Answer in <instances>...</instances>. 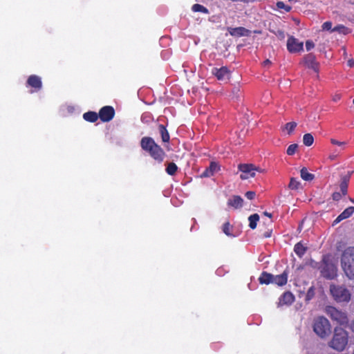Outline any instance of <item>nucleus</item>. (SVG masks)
<instances>
[{"instance_id": "nucleus-11", "label": "nucleus", "mask_w": 354, "mask_h": 354, "mask_svg": "<svg viewBox=\"0 0 354 354\" xmlns=\"http://www.w3.org/2000/svg\"><path fill=\"white\" fill-rule=\"evenodd\" d=\"M142 148L148 151L152 157H155V150L153 147L155 146V142L151 138L144 137L141 140L140 142Z\"/></svg>"}, {"instance_id": "nucleus-20", "label": "nucleus", "mask_w": 354, "mask_h": 354, "mask_svg": "<svg viewBox=\"0 0 354 354\" xmlns=\"http://www.w3.org/2000/svg\"><path fill=\"white\" fill-rule=\"evenodd\" d=\"M248 32V30L243 27H238L232 28L231 30L230 31V33L232 36L240 37L247 35Z\"/></svg>"}, {"instance_id": "nucleus-32", "label": "nucleus", "mask_w": 354, "mask_h": 354, "mask_svg": "<svg viewBox=\"0 0 354 354\" xmlns=\"http://www.w3.org/2000/svg\"><path fill=\"white\" fill-rule=\"evenodd\" d=\"M297 127V123L295 122H290L287 123L285 125L284 129L288 131V133L290 135L292 131L295 130V127Z\"/></svg>"}, {"instance_id": "nucleus-46", "label": "nucleus", "mask_w": 354, "mask_h": 354, "mask_svg": "<svg viewBox=\"0 0 354 354\" xmlns=\"http://www.w3.org/2000/svg\"><path fill=\"white\" fill-rule=\"evenodd\" d=\"M348 65L350 67L354 66V59H351L348 60Z\"/></svg>"}, {"instance_id": "nucleus-33", "label": "nucleus", "mask_w": 354, "mask_h": 354, "mask_svg": "<svg viewBox=\"0 0 354 354\" xmlns=\"http://www.w3.org/2000/svg\"><path fill=\"white\" fill-rule=\"evenodd\" d=\"M141 120L144 123H149L153 120V118L150 113L145 112L142 115Z\"/></svg>"}, {"instance_id": "nucleus-55", "label": "nucleus", "mask_w": 354, "mask_h": 354, "mask_svg": "<svg viewBox=\"0 0 354 354\" xmlns=\"http://www.w3.org/2000/svg\"><path fill=\"white\" fill-rule=\"evenodd\" d=\"M350 201H351L353 203H354V199H353V198H350Z\"/></svg>"}, {"instance_id": "nucleus-13", "label": "nucleus", "mask_w": 354, "mask_h": 354, "mask_svg": "<svg viewBox=\"0 0 354 354\" xmlns=\"http://www.w3.org/2000/svg\"><path fill=\"white\" fill-rule=\"evenodd\" d=\"M288 50L290 53H297L303 50V42H299L293 37H290L287 42Z\"/></svg>"}, {"instance_id": "nucleus-9", "label": "nucleus", "mask_w": 354, "mask_h": 354, "mask_svg": "<svg viewBox=\"0 0 354 354\" xmlns=\"http://www.w3.org/2000/svg\"><path fill=\"white\" fill-rule=\"evenodd\" d=\"M99 118L103 122H110L115 116V109L111 106H104L99 111Z\"/></svg>"}, {"instance_id": "nucleus-25", "label": "nucleus", "mask_w": 354, "mask_h": 354, "mask_svg": "<svg viewBox=\"0 0 354 354\" xmlns=\"http://www.w3.org/2000/svg\"><path fill=\"white\" fill-rule=\"evenodd\" d=\"M294 250L299 257H302L306 251V248L301 243H298L295 245Z\"/></svg>"}, {"instance_id": "nucleus-17", "label": "nucleus", "mask_w": 354, "mask_h": 354, "mask_svg": "<svg viewBox=\"0 0 354 354\" xmlns=\"http://www.w3.org/2000/svg\"><path fill=\"white\" fill-rule=\"evenodd\" d=\"M243 200L239 196H233L232 198H230L227 201V205L232 206L235 209L241 208L243 206Z\"/></svg>"}, {"instance_id": "nucleus-4", "label": "nucleus", "mask_w": 354, "mask_h": 354, "mask_svg": "<svg viewBox=\"0 0 354 354\" xmlns=\"http://www.w3.org/2000/svg\"><path fill=\"white\" fill-rule=\"evenodd\" d=\"M330 292L333 298L337 302H348L351 298L350 291L343 286L331 284Z\"/></svg>"}, {"instance_id": "nucleus-40", "label": "nucleus", "mask_w": 354, "mask_h": 354, "mask_svg": "<svg viewBox=\"0 0 354 354\" xmlns=\"http://www.w3.org/2000/svg\"><path fill=\"white\" fill-rule=\"evenodd\" d=\"M315 46L314 43L312 41L308 40L306 42V48L307 50H310Z\"/></svg>"}, {"instance_id": "nucleus-27", "label": "nucleus", "mask_w": 354, "mask_h": 354, "mask_svg": "<svg viewBox=\"0 0 354 354\" xmlns=\"http://www.w3.org/2000/svg\"><path fill=\"white\" fill-rule=\"evenodd\" d=\"M288 187L290 189L297 190L301 187V183L299 181L297 180L296 178H291Z\"/></svg>"}, {"instance_id": "nucleus-54", "label": "nucleus", "mask_w": 354, "mask_h": 354, "mask_svg": "<svg viewBox=\"0 0 354 354\" xmlns=\"http://www.w3.org/2000/svg\"><path fill=\"white\" fill-rule=\"evenodd\" d=\"M340 98V96L339 95H336L335 97L334 98V100H338Z\"/></svg>"}, {"instance_id": "nucleus-53", "label": "nucleus", "mask_w": 354, "mask_h": 354, "mask_svg": "<svg viewBox=\"0 0 354 354\" xmlns=\"http://www.w3.org/2000/svg\"><path fill=\"white\" fill-rule=\"evenodd\" d=\"M343 51H344V55L346 57V49L344 48H342Z\"/></svg>"}, {"instance_id": "nucleus-16", "label": "nucleus", "mask_w": 354, "mask_h": 354, "mask_svg": "<svg viewBox=\"0 0 354 354\" xmlns=\"http://www.w3.org/2000/svg\"><path fill=\"white\" fill-rule=\"evenodd\" d=\"M295 300V296L290 292H286L279 299V305H290Z\"/></svg>"}, {"instance_id": "nucleus-8", "label": "nucleus", "mask_w": 354, "mask_h": 354, "mask_svg": "<svg viewBox=\"0 0 354 354\" xmlns=\"http://www.w3.org/2000/svg\"><path fill=\"white\" fill-rule=\"evenodd\" d=\"M26 86L31 88L30 93H37L42 88L41 79L37 75H31L28 77Z\"/></svg>"}, {"instance_id": "nucleus-35", "label": "nucleus", "mask_w": 354, "mask_h": 354, "mask_svg": "<svg viewBox=\"0 0 354 354\" xmlns=\"http://www.w3.org/2000/svg\"><path fill=\"white\" fill-rule=\"evenodd\" d=\"M277 7L279 9H284L286 12H290L292 9L290 6L285 5V3L282 1H278L277 3Z\"/></svg>"}, {"instance_id": "nucleus-2", "label": "nucleus", "mask_w": 354, "mask_h": 354, "mask_svg": "<svg viewBox=\"0 0 354 354\" xmlns=\"http://www.w3.org/2000/svg\"><path fill=\"white\" fill-rule=\"evenodd\" d=\"M348 344V333L340 327H335L328 346L337 351H342Z\"/></svg>"}, {"instance_id": "nucleus-43", "label": "nucleus", "mask_w": 354, "mask_h": 354, "mask_svg": "<svg viewBox=\"0 0 354 354\" xmlns=\"http://www.w3.org/2000/svg\"><path fill=\"white\" fill-rule=\"evenodd\" d=\"M213 174H212V172L209 171V169L208 168L206 169V170L201 174V177H209L211 176H212Z\"/></svg>"}, {"instance_id": "nucleus-36", "label": "nucleus", "mask_w": 354, "mask_h": 354, "mask_svg": "<svg viewBox=\"0 0 354 354\" xmlns=\"http://www.w3.org/2000/svg\"><path fill=\"white\" fill-rule=\"evenodd\" d=\"M230 224L229 222H226L225 223H224V225L223 226V232L227 236H232V234L230 232Z\"/></svg>"}, {"instance_id": "nucleus-37", "label": "nucleus", "mask_w": 354, "mask_h": 354, "mask_svg": "<svg viewBox=\"0 0 354 354\" xmlns=\"http://www.w3.org/2000/svg\"><path fill=\"white\" fill-rule=\"evenodd\" d=\"M209 171L214 174L218 169V166L215 162H211L209 167H208Z\"/></svg>"}, {"instance_id": "nucleus-12", "label": "nucleus", "mask_w": 354, "mask_h": 354, "mask_svg": "<svg viewBox=\"0 0 354 354\" xmlns=\"http://www.w3.org/2000/svg\"><path fill=\"white\" fill-rule=\"evenodd\" d=\"M304 64L315 72H318L319 63L316 61V57L313 53H309L304 57Z\"/></svg>"}, {"instance_id": "nucleus-24", "label": "nucleus", "mask_w": 354, "mask_h": 354, "mask_svg": "<svg viewBox=\"0 0 354 354\" xmlns=\"http://www.w3.org/2000/svg\"><path fill=\"white\" fill-rule=\"evenodd\" d=\"M177 169H178V167L176 166V165L174 162H167V163L166 172L168 174H169L171 176L174 175L176 173Z\"/></svg>"}, {"instance_id": "nucleus-15", "label": "nucleus", "mask_w": 354, "mask_h": 354, "mask_svg": "<svg viewBox=\"0 0 354 354\" xmlns=\"http://www.w3.org/2000/svg\"><path fill=\"white\" fill-rule=\"evenodd\" d=\"M354 212V207H349L344 209L334 221L333 225L341 221L350 217Z\"/></svg>"}, {"instance_id": "nucleus-5", "label": "nucleus", "mask_w": 354, "mask_h": 354, "mask_svg": "<svg viewBox=\"0 0 354 354\" xmlns=\"http://www.w3.org/2000/svg\"><path fill=\"white\" fill-rule=\"evenodd\" d=\"M322 275L326 279H332L336 276L337 268L333 263L327 257H324L321 266L319 267Z\"/></svg>"}, {"instance_id": "nucleus-39", "label": "nucleus", "mask_w": 354, "mask_h": 354, "mask_svg": "<svg viewBox=\"0 0 354 354\" xmlns=\"http://www.w3.org/2000/svg\"><path fill=\"white\" fill-rule=\"evenodd\" d=\"M332 23L330 21L324 22L322 25L323 30H332Z\"/></svg>"}, {"instance_id": "nucleus-7", "label": "nucleus", "mask_w": 354, "mask_h": 354, "mask_svg": "<svg viewBox=\"0 0 354 354\" xmlns=\"http://www.w3.org/2000/svg\"><path fill=\"white\" fill-rule=\"evenodd\" d=\"M238 168L239 170L242 172L240 176L242 180L254 177L255 171L263 172V169L256 167L253 164H239Z\"/></svg>"}, {"instance_id": "nucleus-31", "label": "nucleus", "mask_w": 354, "mask_h": 354, "mask_svg": "<svg viewBox=\"0 0 354 354\" xmlns=\"http://www.w3.org/2000/svg\"><path fill=\"white\" fill-rule=\"evenodd\" d=\"M315 289L314 286H311L307 291V293L306 295L305 301H309L315 297Z\"/></svg>"}, {"instance_id": "nucleus-49", "label": "nucleus", "mask_w": 354, "mask_h": 354, "mask_svg": "<svg viewBox=\"0 0 354 354\" xmlns=\"http://www.w3.org/2000/svg\"><path fill=\"white\" fill-rule=\"evenodd\" d=\"M263 66L270 65L271 62L270 59H267L263 62Z\"/></svg>"}, {"instance_id": "nucleus-44", "label": "nucleus", "mask_w": 354, "mask_h": 354, "mask_svg": "<svg viewBox=\"0 0 354 354\" xmlns=\"http://www.w3.org/2000/svg\"><path fill=\"white\" fill-rule=\"evenodd\" d=\"M332 197L334 201H337L340 200L342 195L339 192H334L332 195Z\"/></svg>"}, {"instance_id": "nucleus-10", "label": "nucleus", "mask_w": 354, "mask_h": 354, "mask_svg": "<svg viewBox=\"0 0 354 354\" xmlns=\"http://www.w3.org/2000/svg\"><path fill=\"white\" fill-rule=\"evenodd\" d=\"M212 73L220 81L228 80L230 76V72L226 66L220 68H214L212 70Z\"/></svg>"}, {"instance_id": "nucleus-30", "label": "nucleus", "mask_w": 354, "mask_h": 354, "mask_svg": "<svg viewBox=\"0 0 354 354\" xmlns=\"http://www.w3.org/2000/svg\"><path fill=\"white\" fill-rule=\"evenodd\" d=\"M165 153L162 149H161L158 145H156V160L162 161Z\"/></svg>"}, {"instance_id": "nucleus-18", "label": "nucleus", "mask_w": 354, "mask_h": 354, "mask_svg": "<svg viewBox=\"0 0 354 354\" xmlns=\"http://www.w3.org/2000/svg\"><path fill=\"white\" fill-rule=\"evenodd\" d=\"M274 275L266 272H263L259 278V283L261 284L272 283Z\"/></svg>"}, {"instance_id": "nucleus-22", "label": "nucleus", "mask_w": 354, "mask_h": 354, "mask_svg": "<svg viewBox=\"0 0 354 354\" xmlns=\"http://www.w3.org/2000/svg\"><path fill=\"white\" fill-rule=\"evenodd\" d=\"M300 173L301 178L304 180L311 181L315 178L314 174L309 173L306 167H303L301 169Z\"/></svg>"}, {"instance_id": "nucleus-21", "label": "nucleus", "mask_w": 354, "mask_h": 354, "mask_svg": "<svg viewBox=\"0 0 354 354\" xmlns=\"http://www.w3.org/2000/svg\"><path fill=\"white\" fill-rule=\"evenodd\" d=\"M159 133L160 134L162 142H168L169 140V134L163 124L158 126Z\"/></svg>"}, {"instance_id": "nucleus-51", "label": "nucleus", "mask_w": 354, "mask_h": 354, "mask_svg": "<svg viewBox=\"0 0 354 354\" xmlns=\"http://www.w3.org/2000/svg\"><path fill=\"white\" fill-rule=\"evenodd\" d=\"M351 328L354 332V321L351 324Z\"/></svg>"}, {"instance_id": "nucleus-48", "label": "nucleus", "mask_w": 354, "mask_h": 354, "mask_svg": "<svg viewBox=\"0 0 354 354\" xmlns=\"http://www.w3.org/2000/svg\"><path fill=\"white\" fill-rule=\"evenodd\" d=\"M271 236V231H267L264 233L263 236L265 238H268Z\"/></svg>"}, {"instance_id": "nucleus-6", "label": "nucleus", "mask_w": 354, "mask_h": 354, "mask_svg": "<svg viewBox=\"0 0 354 354\" xmlns=\"http://www.w3.org/2000/svg\"><path fill=\"white\" fill-rule=\"evenodd\" d=\"M324 312L331 318V319L335 321L340 325H346L348 323V318L346 313L337 310L333 306H326L324 308Z\"/></svg>"}, {"instance_id": "nucleus-47", "label": "nucleus", "mask_w": 354, "mask_h": 354, "mask_svg": "<svg viewBox=\"0 0 354 354\" xmlns=\"http://www.w3.org/2000/svg\"><path fill=\"white\" fill-rule=\"evenodd\" d=\"M349 176H344L343 178H342V182H345L346 184H348V181H349Z\"/></svg>"}, {"instance_id": "nucleus-42", "label": "nucleus", "mask_w": 354, "mask_h": 354, "mask_svg": "<svg viewBox=\"0 0 354 354\" xmlns=\"http://www.w3.org/2000/svg\"><path fill=\"white\" fill-rule=\"evenodd\" d=\"M330 142H331L332 144L336 145H338V146H344V145H346V142H339V141H337V140L333 139V138L330 139Z\"/></svg>"}, {"instance_id": "nucleus-38", "label": "nucleus", "mask_w": 354, "mask_h": 354, "mask_svg": "<svg viewBox=\"0 0 354 354\" xmlns=\"http://www.w3.org/2000/svg\"><path fill=\"white\" fill-rule=\"evenodd\" d=\"M348 184H346L345 182H341L340 184V189L343 195H346L347 194Z\"/></svg>"}, {"instance_id": "nucleus-23", "label": "nucleus", "mask_w": 354, "mask_h": 354, "mask_svg": "<svg viewBox=\"0 0 354 354\" xmlns=\"http://www.w3.org/2000/svg\"><path fill=\"white\" fill-rule=\"evenodd\" d=\"M250 224L249 226L251 229H255L257 227V222L259 220V216L258 214H254L248 218Z\"/></svg>"}, {"instance_id": "nucleus-45", "label": "nucleus", "mask_w": 354, "mask_h": 354, "mask_svg": "<svg viewBox=\"0 0 354 354\" xmlns=\"http://www.w3.org/2000/svg\"><path fill=\"white\" fill-rule=\"evenodd\" d=\"M277 35L279 37H280L281 39H283L285 37L284 32L282 30H278L277 31Z\"/></svg>"}, {"instance_id": "nucleus-34", "label": "nucleus", "mask_w": 354, "mask_h": 354, "mask_svg": "<svg viewBox=\"0 0 354 354\" xmlns=\"http://www.w3.org/2000/svg\"><path fill=\"white\" fill-rule=\"evenodd\" d=\"M298 148L297 144H292L287 149V154L289 156H292L296 152Z\"/></svg>"}, {"instance_id": "nucleus-26", "label": "nucleus", "mask_w": 354, "mask_h": 354, "mask_svg": "<svg viewBox=\"0 0 354 354\" xmlns=\"http://www.w3.org/2000/svg\"><path fill=\"white\" fill-rule=\"evenodd\" d=\"M314 138L310 133H306L303 137V142L306 146L310 147L313 144Z\"/></svg>"}, {"instance_id": "nucleus-29", "label": "nucleus", "mask_w": 354, "mask_h": 354, "mask_svg": "<svg viewBox=\"0 0 354 354\" xmlns=\"http://www.w3.org/2000/svg\"><path fill=\"white\" fill-rule=\"evenodd\" d=\"M331 32H339L343 33L344 35H346L349 32V30L348 28L345 27L344 26L339 25L333 28L331 30Z\"/></svg>"}, {"instance_id": "nucleus-14", "label": "nucleus", "mask_w": 354, "mask_h": 354, "mask_svg": "<svg viewBox=\"0 0 354 354\" xmlns=\"http://www.w3.org/2000/svg\"><path fill=\"white\" fill-rule=\"evenodd\" d=\"M288 280V272L287 270H284L283 272L279 275H274V279L272 280V283H275L278 286H283L286 284Z\"/></svg>"}, {"instance_id": "nucleus-1", "label": "nucleus", "mask_w": 354, "mask_h": 354, "mask_svg": "<svg viewBox=\"0 0 354 354\" xmlns=\"http://www.w3.org/2000/svg\"><path fill=\"white\" fill-rule=\"evenodd\" d=\"M340 262L345 275L354 279V247H348L342 252Z\"/></svg>"}, {"instance_id": "nucleus-50", "label": "nucleus", "mask_w": 354, "mask_h": 354, "mask_svg": "<svg viewBox=\"0 0 354 354\" xmlns=\"http://www.w3.org/2000/svg\"><path fill=\"white\" fill-rule=\"evenodd\" d=\"M263 214L265 216H267L270 217V218L272 217V214L270 213L267 212H263Z\"/></svg>"}, {"instance_id": "nucleus-28", "label": "nucleus", "mask_w": 354, "mask_h": 354, "mask_svg": "<svg viewBox=\"0 0 354 354\" xmlns=\"http://www.w3.org/2000/svg\"><path fill=\"white\" fill-rule=\"evenodd\" d=\"M192 9L194 12H203L205 14L209 13L208 10L205 7H204L202 5L198 4V3L193 5Z\"/></svg>"}, {"instance_id": "nucleus-3", "label": "nucleus", "mask_w": 354, "mask_h": 354, "mask_svg": "<svg viewBox=\"0 0 354 354\" xmlns=\"http://www.w3.org/2000/svg\"><path fill=\"white\" fill-rule=\"evenodd\" d=\"M313 330L321 338L324 339L331 333V326L329 321L324 316L314 319Z\"/></svg>"}, {"instance_id": "nucleus-41", "label": "nucleus", "mask_w": 354, "mask_h": 354, "mask_svg": "<svg viewBox=\"0 0 354 354\" xmlns=\"http://www.w3.org/2000/svg\"><path fill=\"white\" fill-rule=\"evenodd\" d=\"M255 195V192L252 191H248L245 193V196L250 200H252L254 198Z\"/></svg>"}, {"instance_id": "nucleus-52", "label": "nucleus", "mask_w": 354, "mask_h": 354, "mask_svg": "<svg viewBox=\"0 0 354 354\" xmlns=\"http://www.w3.org/2000/svg\"><path fill=\"white\" fill-rule=\"evenodd\" d=\"M335 157H336V156H335V155H330V156H329V158H330L331 160H334V159L335 158Z\"/></svg>"}, {"instance_id": "nucleus-19", "label": "nucleus", "mask_w": 354, "mask_h": 354, "mask_svg": "<svg viewBox=\"0 0 354 354\" xmlns=\"http://www.w3.org/2000/svg\"><path fill=\"white\" fill-rule=\"evenodd\" d=\"M83 118L89 122H95L99 118V113L95 111H88L83 114Z\"/></svg>"}]
</instances>
